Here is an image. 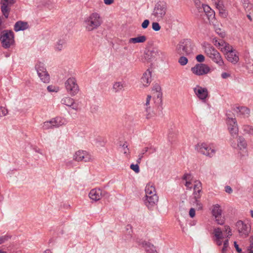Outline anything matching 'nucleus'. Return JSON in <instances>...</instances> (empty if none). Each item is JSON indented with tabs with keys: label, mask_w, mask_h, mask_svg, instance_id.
Instances as JSON below:
<instances>
[{
	"label": "nucleus",
	"mask_w": 253,
	"mask_h": 253,
	"mask_svg": "<svg viewBox=\"0 0 253 253\" xmlns=\"http://www.w3.org/2000/svg\"><path fill=\"white\" fill-rule=\"evenodd\" d=\"M234 110L237 113H239L240 115H242L245 117H248L250 110L246 107H236L234 109Z\"/></svg>",
	"instance_id": "nucleus-23"
},
{
	"label": "nucleus",
	"mask_w": 253,
	"mask_h": 253,
	"mask_svg": "<svg viewBox=\"0 0 253 253\" xmlns=\"http://www.w3.org/2000/svg\"><path fill=\"white\" fill-rule=\"evenodd\" d=\"M211 212L217 223L220 225H223L224 223V219L222 217V211L220 206L218 204L213 205Z\"/></svg>",
	"instance_id": "nucleus-12"
},
{
	"label": "nucleus",
	"mask_w": 253,
	"mask_h": 253,
	"mask_svg": "<svg viewBox=\"0 0 253 253\" xmlns=\"http://www.w3.org/2000/svg\"><path fill=\"white\" fill-rule=\"evenodd\" d=\"M210 68L205 64L198 63L191 68V71L198 76L207 74L210 72Z\"/></svg>",
	"instance_id": "nucleus-10"
},
{
	"label": "nucleus",
	"mask_w": 253,
	"mask_h": 253,
	"mask_svg": "<svg viewBox=\"0 0 253 253\" xmlns=\"http://www.w3.org/2000/svg\"><path fill=\"white\" fill-rule=\"evenodd\" d=\"M141 152H142V154H144V155L146 154L147 152H148V148H147V147L144 148L142 150Z\"/></svg>",
	"instance_id": "nucleus-60"
},
{
	"label": "nucleus",
	"mask_w": 253,
	"mask_h": 253,
	"mask_svg": "<svg viewBox=\"0 0 253 253\" xmlns=\"http://www.w3.org/2000/svg\"><path fill=\"white\" fill-rule=\"evenodd\" d=\"M184 56L185 55H182L178 60V62L182 66H184L188 63V59Z\"/></svg>",
	"instance_id": "nucleus-34"
},
{
	"label": "nucleus",
	"mask_w": 253,
	"mask_h": 253,
	"mask_svg": "<svg viewBox=\"0 0 253 253\" xmlns=\"http://www.w3.org/2000/svg\"><path fill=\"white\" fill-rule=\"evenodd\" d=\"M226 115V116L227 117V121L228 120H230V119H236L235 118H233L232 117V114H231V112L230 111L227 112Z\"/></svg>",
	"instance_id": "nucleus-53"
},
{
	"label": "nucleus",
	"mask_w": 253,
	"mask_h": 253,
	"mask_svg": "<svg viewBox=\"0 0 253 253\" xmlns=\"http://www.w3.org/2000/svg\"><path fill=\"white\" fill-rule=\"evenodd\" d=\"M142 244L143 246H145V250L147 253H158L155 247L151 243L144 242Z\"/></svg>",
	"instance_id": "nucleus-24"
},
{
	"label": "nucleus",
	"mask_w": 253,
	"mask_h": 253,
	"mask_svg": "<svg viewBox=\"0 0 253 253\" xmlns=\"http://www.w3.org/2000/svg\"><path fill=\"white\" fill-rule=\"evenodd\" d=\"M217 7H218L220 10L219 11V14L223 17H226L227 16V14H226V13L225 12V10H223V9H222V11H221V10L220 9V7L219 6H217ZM221 7V6L220 7V8Z\"/></svg>",
	"instance_id": "nucleus-55"
},
{
	"label": "nucleus",
	"mask_w": 253,
	"mask_h": 253,
	"mask_svg": "<svg viewBox=\"0 0 253 253\" xmlns=\"http://www.w3.org/2000/svg\"><path fill=\"white\" fill-rule=\"evenodd\" d=\"M173 136H174L173 134L169 133V134L168 135V138H169V141H173L172 138H173Z\"/></svg>",
	"instance_id": "nucleus-63"
},
{
	"label": "nucleus",
	"mask_w": 253,
	"mask_h": 253,
	"mask_svg": "<svg viewBox=\"0 0 253 253\" xmlns=\"http://www.w3.org/2000/svg\"><path fill=\"white\" fill-rule=\"evenodd\" d=\"M196 59L197 61L200 63H202L205 61V56L202 54H198L196 56Z\"/></svg>",
	"instance_id": "nucleus-42"
},
{
	"label": "nucleus",
	"mask_w": 253,
	"mask_h": 253,
	"mask_svg": "<svg viewBox=\"0 0 253 253\" xmlns=\"http://www.w3.org/2000/svg\"><path fill=\"white\" fill-rule=\"evenodd\" d=\"M189 215L193 218L195 215V210L194 208H191L189 211Z\"/></svg>",
	"instance_id": "nucleus-52"
},
{
	"label": "nucleus",
	"mask_w": 253,
	"mask_h": 253,
	"mask_svg": "<svg viewBox=\"0 0 253 253\" xmlns=\"http://www.w3.org/2000/svg\"><path fill=\"white\" fill-rule=\"evenodd\" d=\"M247 142L245 138L239 136L238 138V147L240 149H245L247 147Z\"/></svg>",
	"instance_id": "nucleus-26"
},
{
	"label": "nucleus",
	"mask_w": 253,
	"mask_h": 253,
	"mask_svg": "<svg viewBox=\"0 0 253 253\" xmlns=\"http://www.w3.org/2000/svg\"><path fill=\"white\" fill-rule=\"evenodd\" d=\"M151 99V96L150 95H147L145 105L146 106L145 110L147 112H150V107H148L150 104V101Z\"/></svg>",
	"instance_id": "nucleus-35"
},
{
	"label": "nucleus",
	"mask_w": 253,
	"mask_h": 253,
	"mask_svg": "<svg viewBox=\"0 0 253 253\" xmlns=\"http://www.w3.org/2000/svg\"><path fill=\"white\" fill-rule=\"evenodd\" d=\"M213 234L217 239H222L223 238L221 229L219 227L216 228L214 229Z\"/></svg>",
	"instance_id": "nucleus-30"
},
{
	"label": "nucleus",
	"mask_w": 253,
	"mask_h": 253,
	"mask_svg": "<svg viewBox=\"0 0 253 253\" xmlns=\"http://www.w3.org/2000/svg\"><path fill=\"white\" fill-rule=\"evenodd\" d=\"M247 128H249V133L250 134H253V127L252 126H248Z\"/></svg>",
	"instance_id": "nucleus-64"
},
{
	"label": "nucleus",
	"mask_w": 253,
	"mask_h": 253,
	"mask_svg": "<svg viewBox=\"0 0 253 253\" xmlns=\"http://www.w3.org/2000/svg\"><path fill=\"white\" fill-rule=\"evenodd\" d=\"M234 245L236 250L238 253H242V249L239 248V245L237 244V243L236 241L234 242Z\"/></svg>",
	"instance_id": "nucleus-49"
},
{
	"label": "nucleus",
	"mask_w": 253,
	"mask_h": 253,
	"mask_svg": "<svg viewBox=\"0 0 253 253\" xmlns=\"http://www.w3.org/2000/svg\"><path fill=\"white\" fill-rule=\"evenodd\" d=\"M227 60L233 64H236L239 60L238 52L236 50L230 51L229 53H225Z\"/></svg>",
	"instance_id": "nucleus-19"
},
{
	"label": "nucleus",
	"mask_w": 253,
	"mask_h": 253,
	"mask_svg": "<svg viewBox=\"0 0 253 253\" xmlns=\"http://www.w3.org/2000/svg\"><path fill=\"white\" fill-rule=\"evenodd\" d=\"M191 178V175L189 174H188V173H185L183 176V177H182V179L183 180H185L186 181L187 180H189Z\"/></svg>",
	"instance_id": "nucleus-54"
},
{
	"label": "nucleus",
	"mask_w": 253,
	"mask_h": 253,
	"mask_svg": "<svg viewBox=\"0 0 253 253\" xmlns=\"http://www.w3.org/2000/svg\"><path fill=\"white\" fill-rule=\"evenodd\" d=\"M224 231L227 233V237H230L231 236V230L229 226H224Z\"/></svg>",
	"instance_id": "nucleus-45"
},
{
	"label": "nucleus",
	"mask_w": 253,
	"mask_h": 253,
	"mask_svg": "<svg viewBox=\"0 0 253 253\" xmlns=\"http://www.w3.org/2000/svg\"><path fill=\"white\" fill-rule=\"evenodd\" d=\"M194 91L197 96L202 100H206L208 96V89L199 85H197L196 87L194 88Z\"/></svg>",
	"instance_id": "nucleus-14"
},
{
	"label": "nucleus",
	"mask_w": 253,
	"mask_h": 253,
	"mask_svg": "<svg viewBox=\"0 0 253 253\" xmlns=\"http://www.w3.org/2000/svg\"><path fill=\"white\" fill-rule=\"evenodd\" d=\"M126 87V84L125 81L116 82L113 84L112 90L114 92L118 93L124 90Z\"/></svg>",
	"instance_id": "nucleus-20"
},
{
	"label": "nucleus",
	"mask_w": 253,
	"mask_h": 253,
	"mask_svg": "<svg viewBox=\"0 0 253 253\" xmlns=\"http://www.w3.org/2000/svg\"><path fill=\"white\" fill-rule=\"evenodd\" d=\"M228 130L232 136L237 135L238 133V126L236 119H231L227 121Z\"/></svg>",
	"instance_id": "nucleus-15"
},
{
	"label": "nucleus",
	"mask_w": 253,
	"mask_h": 253,
	"mask_svg": "<svg viewBox=\"0 0 253 253\" xmlns=\"http://www.w3.org/2000/svg\"><path fill=\"white\" fill-rule=\"evenodd\" d=\"M51 121L45 122L43 124V127L44 129H47L49 128H51L53 127L52 125H51Z\"/></svg>",
	"instance_id": "nucleus-41"
},
{
	"label": "nucleus",
	"mask_w": 253,
	"mask_h": 253,
	"mask_svg": "<svg viewBox=\"0 0 253 253\" xmlns=\"http://www.w3.org/2000/svg\"><path fill=\"white\" fill-rule=\"evenodd\" d=\"M250 243L249 247L250 250L249 253H253V236L250 237Z\"/></svg>",
	"instance_id": "nucleus-47"
},
{
	"label": "nucleus",
	"mask_w": 253,
	"mask_h": 253,
	"mask_svg": "<svg viewBox=\"0 0 253 253\" xmlns=\"http://www.w3.org/2000/svg\"><path fill=\"white\" fill-rule=\"evenodd\" d=\"M145 205L149 209L156 206L158 202L159 197L156 194L155 187L153 184L148 183L145 187Z\"/></svg>",
	"instance_id": "nucleus-1"
},
{
	"label": "nucleus",
	"mask_w": 253,
	"mask_h": 253,
	"mask_svg": "<svg viewBox=\"0 0 253 253\" xmlns=\"http://www.w3.org/2000/svg\"><path fill=\"white\" fill-rule=\"evenodd\" d=\"M65 44V41L64 40H59L55 46L56 50L61 51L63 48V46Z\"/></svg>",
	"instance_id": "nucleus-32"
},
{
	"label": "nucleus",
	"mask_w": 253,
	"mask_h": 253,
	"mask_svg": "<svg viewBox=\"0 0 253 253\" xmlns=\"http://www.w3.org/2000/svg\"><path fill=\"white\" fill-rule=\"evenodd\" d=\"M47 89L50 92H56L58 91L59 88L55 86L50 85H48L47 86Z\"/></svg>",
	"instance_id": "nucleus-38"
},
{
	"label": "nucleus",
	"mask_w": 253,
	"mask_h": 253,
	"mask_svg": "<svg viewBox=\"0 0 253 253\" xmlns=\"http://www.w3.org/2000/svg\"><path fill=\"white\" fill-rule=\"evenodd\" d=\"M153 90H155L157 92H159L161 91V87L159 84H156L154 86Z\"/></svg>",
	"instance_id": "nucleus-50"
},
{
	"label": "nucleus",
	"mask_w": 253,
	"mask_h": 253,
	"mask_svg": "<svg viewBox=\"0 0 253 253\" xmlns=\"http://www.w3.org/2000/svg\"><path fill=\"white\" fill-rule=\"evenodd\" d=\"M226 43V42H225L224 41L221 40L218 42L217 44L218 46H221L224 47L225 46V44Z\"/></svg>",
	"instance_id": "nucleus-56"
},
{
	"label": "nucleus",
	"mask_w": 253,
	"mask_h": 253,
	"mask_svg": "<svg viewBox=\"0 0 253 253\" xmlns=\"http://www.w3.org/2000/svg\"><path fill=\"white\" fill-rule=\"evenodd\" d=\"M195 149L200 153L209 157H213L215 153L214 149H211L205 143L198 144L195 146Z\"/></svg>",
	"instance_id": "nucleus-9"
},
{
	"label": "nucleus",
	"mask_w": 253,
	"mask_h": 253,
	"mask_svg": "<svg viewBox=\"0 0 253 253\" xmlns=\"http://www.w3.org/2000/svg\"><path fill=\"white\" fill-rule=\"evenodd\" d=\"M147 148H148L149 155L153 154L156 151V148L151 144H150L149 146L147 147Z\"/></svg>",
	"instance_id": "nucleus-43"
},
{
	"label": "nucleus",
	"mask_w": 253,
	"mask_h": 253,
	"mask_svg": "<svg viewBox=\"0 0 253 253\" xmlns=\"http://www.w3.org/2000/svg\"><path fill=\"white\" fill-rule=\"evenodd\" d=\"M1 46L5 49L10 48L14 45V34L11 30H3L0 37Z\"/></svg>",
	"instance_id": "nucleus-3"
},
{
	"label": "nucleus",
	"mask_w": 253,
	"mask_h": 253,
	"mask_svg": "<svg viewBox=\"0 0 253 253\" xmlns=\"http://www.w3.org/2000/svg\"><path fill=\"white\" fill-rule=\"evenodd\" d=\"M146 37L145 36H139L136 38H132L129 39V43H142L146 41Z\"/></svg>",
	"instance_id": "nucleus-25"
},
{
	"label": "nucleus",
	"mask_w": 253,
	"mask_h": 253,
	"mask_svg": "<svg viewBox=\"0 0 253 253\" xmlns=\"http://www.w3.org/2000/svg\"><path fill=\"white\" fill-rule=\"evenodd\" d=\"M195 201V203L196 204L197 206H198V208L199 209H202V205L200 202V201L198 200V199L200 198V195L198 196H194Z\"/></svg>",
	"instance_id": "nucleus-40"
},
{
	"label": "nucleus",
	"mask_w": 253,
	"mask_h": 253,
	"mask_svg": "<svg viewBox=\"0 0 253 253\" xmlns=\"http://www.w3.org/2000/svg\"><path fill=\"white\" fill-rule=\"evenodd\" d=\"M236 226L238 227L239 233L244 234L246 236H248L251 230L250 226L248 227L247 224H245L241 220H239L237 222Z\"/></svg>",
	"instance_id": "nucleus-17"
},
{
	"label": "nucleus",
	"mask_w": 253,
	"mask_h": 253,
	"mask_svg": "<svg viewBox=\"0 0 253 253\" xmlns=\"http://www.w3.org/2000/svg\"><path fill=\"white\" fill-rule=\"evenodd\" d=\"M91 159V155L85 151L79 150L76 152L74 160L76 161L89 162Z\"/></svg>",
	"instance_id": "nucleus-13"
},
{
	"label": "nucleus",
	"mask_w": 253,
	"mask_h": 253,
	"mask_svg": "<svg viewBox=\"0 0 253 253\" xmlns=\"http://www.w3.org/2000/svg\"><path fill=\"white\" fill-rule=\"evenodd\" d=\"M185 185L187 187L188 189H191L192 188V183L191 182L189 181H186Z\"/></svg>",
	"instance_id": "nucleus-58"
},
{
	"label": "nucleus",
	"mask_w": 253,
	"mask_h": 253,
	"mask_svg": "<svg viewBox=\"0 0 253 253\" xmlns=\"http://www.w3.org/2000/svg\"><path fill=\"white\" fill-rule=\"evenodd\" d=\"M120 146H122V148L123 150L124 153L125 154H126L129 153V150L127 148V145L126 144V143L123 144L122 145H120Z\"/></svg>",
	"instance_id": "nucleus-44"
},
{
	"label": "nucleus",
	"mask_w": 253,
	"mask_h": 253,
	"mask_svg": "<svg viewBox=\"0 0 253 253\" xmlns=\"http://www.w3.org/2000/svg\"><path fill=\"white\" fill-rule=\"evenodd\" d=\"M130 168L136 173H139L140 171L139 167L138 164H132L130 166Z\"/></svg>",
	"instance_id": "nucleus-37"
},
{
	"label": "nucleus",
	"mask_w": 253,
	"mask_h": 253,
	"mask_svg": "<svg viewBox=\"0 0 253 253\" xmlns=\"http://www.w3.org/2000/svg\"><path fill=\"white\" fill-rule=\"evenodd\" d=\"M235 49H233L232 47L231 46L229 43L226 42L225 46L224 47L221 49L222 51H224L225 53H229L230 51H234Z\"/></svg>",
	"instance_id": "nucleus-33"
},
{
	"label": "nucleus",
	"mask_w": 253,
	"mask_h": 253,
	"mask_svg": "<svg viewBox=\"0 0 253 253\" xmlns=\"http://www.w3.org/2000/svg\"><path fill=\"white\" fill-rule=\"evenodd\" d=\"M114 2V0H104V2L107 5L111 4Z\"/></svg>",
	"instance_id": "nucleus-59"
},
{
	"label": "nucleus",
	"mask_w": 253,
	"mask_h": 253,
	"mask_svg": "<svg viewBox=\"0 0 253 253\" xmlns=\"http://www.w3.org/2000/svg\"><path fill=\"white\" fill-rule=\"evenodd\" d=\"M10 238L11 236L7 235L0 236V245L7 241Z\"/></svg>",
	"instance_id": "nucleus-36"
},
{
	"label": "nucleus",
	"mask_w": 253,
	"mask_h": 253,
	"mask_svg": "<svg viewBox=\"0 0 253 253\" xmlns=\"http://www.w3.org/2000/svg\"><path fill=\"white\" fill-rule=\"evenodd\" d=\"M176 52L180 55H188L193 52L191 42L188 39H184L177 44Z\"/></svg>",
	"instance_id": "nucleus-5"
},
{
	"label": "nucleus",
	"mask_w": 253,
	"mask_h": 253,
	"mask_svg": "<svg viewBox=\"0 0 253 253\" xmlns=\"http://www.w3.org/2000/svg\"><path fill=\"white\" fill-rule=\"evenodd\" d=\"M194 0V2L195 3V4L196 5V6L199 8V12H201V11L200 10V8H201L202 7H201V1L200 0Z\"/></svg>",
	"instance_id": "nucleus-48"
},
{
	"label": "nucleus",
	"mask_w": 253,
	"mask_h": 253,
	"mask_svg": "<svg viewBox=\"0 0 253 253\" xmlns=\"http://www.w3.org/2000/svg\"><path fill=\"white\" fill-rule=\"evenodd\" d=\"M221 240L222 239H217L216 238L215 242H216V243L217 246H221L222 245V242L221 241Z\"/></svg>",
	"instance_id": "nucleus-61"
},
{
	"label": "nucleus",
	"mask_w": 253,
	"mask_h": 253,
	"mask_svg": "<svg viewBox=\"0 0 253 253\" xmlns=\"http://www.w3.org/2000/svg\"><path fill=\"white\" fill-rule=\"evenodd\" d=\"M50 121L51 122V125H52L53 127H59V126L63 124V123L62 122L61 119L58 117L52 119L50 120Z\"/></svg>",
	"instance_id": "nucleus-27"
},
{
	"label": "nucleus",
	"mask_w": 253,
	"mask_h": 253,
	"mask_svg": "<svg viewBox=\"0 0 253 253\" xmlns=\"http://www.w3.org/2000/svg\"><path fill=\"white\" fill-rule=\"evenodd\" d=\"M244 7L247 12H249V11H251L253 12V5L252 4L249 3L248 0H245L243 2Z\"/></svg>",
	"instance_id": "nucleus-31"
},
{
	"label": "nucleus",
	"mask_w": 253,
	"mask_h": 253,
	"mask_svg": "<svg viewBox=\"0 0 253 253\" xmlns=\"http://www.w3.org/2000/svg\"><path fill=\"white\" fill-rule=\"evenodd\" d=\"M102 23V20L100 15L94 12L85 19L84 26L87 31H92L97 29Z\"/></svg>",
	"instance_id": "nucleus-2"
},
{
	"label": "nucleus",
	"mask_w": 253,
	"mask_h": 253,
	"mask_svg": "<svg viewBox=\"0 0 253 253\" xmlns=\"http://www.w3.org/2000/svg\"><path fill=\"white\" fill-rule=\"evenodd\" d=\"M206 55L214 63L219 66L224 65V62L220 53L211 45H208L205 48Z\"/></svg>",
	"instance_id": "nucleus-4"
},
{
	"label": "nucleus",
	"mask_w": 253,
	"mask_h": 253,
	"mask_svg": "<svg viewBox=\"0 0 253 253\" xmlns=\"http://www.w3.org/2000/svg\"><path fill=\"white\" fill-rule=\"evenodd\" d=\"M15 2V0H0V9L5 18L8 17L11 7Z\"/></svg>",
	"instance_id": "nucleus-11"
},
{
	"label": "nucleus",
	"mask_w": 253,
	"mask_h": 253,
	"mask_svg": "<svg viewBox=\"0 0 253 253\" xmlns=\"http://www.w3.org/2000/svg\"><path fill=\"white\" fill-rule=\"evenodd\" d=\"M221 76L223 79H226L230 77V75L227 73L223 72L221 74Z\"/></svg>",
	"instance_id": "nucleus-57"
},
{
	"label": "nucleus",
	"mask_w": 253,
	"mask_h": 253,
	"mask_svg": "<svg viewBox=\"0 0 253 253\" xmlns=\"http://www.w3.org/2000/svg\"><path fill=\"white\" fill-rule=\"evenodd\" d=\"M202 10H203L208 16H211L212 14L213 11L211 7L207 4H202V7L200 8V10L201 11Z\"/></svg>",
	"instance_id": "nucleus-28"
},
{
	"label": "nucleus",
	"mask_w": 253,
	"mask_h": 253,
	"mask_svg": "<svg viewBox=\"0 0 253 253\" xmlns=\"http://www.w3.org/2000/svg\"><path fill=\"white\" fill-rule=\"evenodd\" d=\"M29 28L28 23L27 22L18 21L16 22L14 26V30L16 32L24 31Z\"/></svg>",
	"instance_id": "nucleus-21"
},
{
	"label": "nucleus",
	"mask_w": 253,
	"mask_h": 253,
	"mask_svg": "<svg viewBox=\"0 0 253 253\" xmlns=\"http://www.w3.org/2000/svg\"><path fill=\"white\" fill-rule=\"evenodd\" d=\"M202 184L200 182H196V184L194 186V194L195 196L199 195L200 192L201 191Z\"/></svg>",
	"instance_id": "nucleus-29"
},
{
	"label": "nucleus",
	"mask_w": 253,
	"mask_h": 253,
	"mask_svg": "<svg viewBox=\"0 0 253 253\" xmlns=\"http://www.w3.org/2000/svg\"><path fill=\"white\" fill-rule=\"evenodd\" d=\"M229 246V241L228 239H226L224 241V243H223V246L224 247H226V248H228Z\"/></svg>",
	"instance_id": "nucleus-62"
},
{
	"label": "nucleus",
	"mask_w": 253,
	"mask_h": 253,
	"mask_svg": "<svg viewBox=\"0 0 253 253\" xmlns=\"http://www.w3.org/2000/svg\"><path fill=\"white\" fill-rule=\"evenodd\" d=\"M61 102L63 104L72 107L73 109H77V106L75 104L74 100L71 97H64L62 99Z\"/></svg>",
	"instance_id": "nucleus-22"
},
{
	"label": "nucleus",
	"mask_w": 253,
	"mask_h": 253,
	"mask_svg": "<svg viewBox=\"0 0 253 253\" xmlns=\"http://www.w3.org/2000/svg\"><path fill=\"white\" fill-rule=\"evenodd\" d=\"M152 29L155 31H158L161 29V26L158 23L153 22L152 23Z\"/></svg>",
	"instance_id": "nucleus-39"
},
{
	"label": "nucleus",
	"mask_w": 253,
	"mask_h": 253,
	"mask_svg": "<svg viewBox=\"0 0 253 253\" xmlns=\"http://www.w3.org/2000/svg\"><path fill=\"white\" fill-rule=\"evenodd\" d=\"M105 193V191L100 189H93L90 191L89 197L91 199L97 201L100 200L101 197L104 195Z\"/></svg>",
	"instance_id": "nucleus-16"
},
{
	"label": "nucleus",
	"mask_w": 253,
	"mask_h": 253,
	"mask_svg": "<svg viewBox=\"0 0 253 253\" xmlns=\"http://www.w3.org/2000/svg\"><path fill=\"white\" fill-rule=\"evenodd\" d=\"M66 89L71 96H74L79 92V88L76 80L74 78H69L65 83Z\"/></svg>",
	"instance_id": "nucleus-8"
},
{
	"label": "nucleus",
	"mask_w": 253,
	"mask_h": 253,
	"mask_svg": "<svg viewBox=\"0 0 253 253\" xmlns=\"http://www.w3.org/2000/svg\"><path fill=\"white\" fill-rule=\"evenodd\" d=\"M151 74V71L149 69L143 73L141 78V82L144 86H148L150 84L152 81Z\"/></svg>",
	"instance_id": "nucleus-18"
},
{
	"label": "nucleus",
	"mask_w": 253,
	"mask_h": 253,
	"mask_svg": "<svg viewBox=\"0 0 253 253\" xmlns=\"http://www.w3.org/2000/svg\"><path fill=\"white\" fill-rule=\"evenodd\" d=\"M35 68L41 81L44 83H48L50 81V76L46 71L44 64L42 63L39 62L36 65Z\"/></svg>",
	"instance_id": "nucleus-7"
},
{
	"label": "nucleus",
	"mask_w": 253,
	"mask_h": 253,
	"mask_svg": "<svg viewBox=\"0 0 253 253\" xmlns=\"http://www.w3.org/2000/svg\"><path fill=\"white\" fill-rule=\"evenodd\" d=\"M167 12V3L164 1H159L155 5L152 15L157 19H163Z\"/></svg>",
	"instance_id": "nucleus-6"
},
{
	"label": "nucleus",
	"mask_w": 253,
	"mask_h": 253,
	"mask_svg": "<svg viewBox=\"0 0 253 253\" xmlns=\"http://www.w3.org/2000/svg\"><path fill=\"white\" fill-rule=\"evenodd\" d=\"M225 191L228 194H231L233 191L232 188L228 185H227L225 187Z\"/></svg>",
	"instance_id": "nucleus-51"
},
{
	"label": "nucleus",
	"mask_w": 253,
	"mask_h": 253,
	"mask_svg": "<svg viewBox=\"0 0 253 253\" xmlns=\"http://www.w3.org/2000/svg\"><path fill=\"white\" fill-rule=\"evenodd\" d=\"M149 23L150 22L148 20H145L141 24L142 28L143 29H146L148 27Z\"/></svg>",
	"instance_id": "nucleus-46"
}]
</instances>
